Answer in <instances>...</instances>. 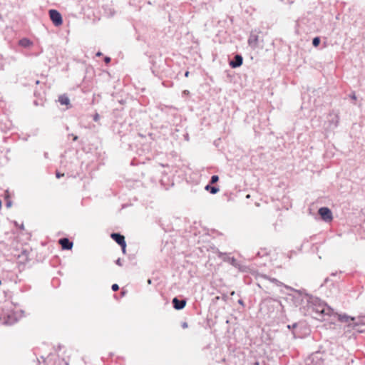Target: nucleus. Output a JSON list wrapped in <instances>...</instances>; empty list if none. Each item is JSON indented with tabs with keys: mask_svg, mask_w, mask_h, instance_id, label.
<instances>
[{
	"mask_svg": "<svg viewBox=\"0 0 365 365\" xmlns=\"http://www.w3.org/2000/svg\"><path fill=\"white\" fill-rule=\"evenodd\" d=\"M307 301L315 314L314 317L319 320H325L326 317H331L334 314L333 309L317 297L308 296Z\"/></svg>",
	"mask_w": 365,
	"mask_h": 365,
	"instance_id": "nucleus-1",
	"label": "nucleus"
},
{
	"mask_svg": "<svg viewBox=\"0 0 365 365\" xmlns=\"http://www.w3.org/2000/svg\"><path fill=\"white\" fill-rule=\"evenodd\" d=\"M353 321V327L356 328L360 325H365V316H359L358 317H350L346 314L339 315V320L343 322H348L349 319Z\"/></svg>",
	"mask_w": 365,
	"mask_h": 365,
	"instance_id": "nucleus-2",
	"label": "nucleus"
},
{
	"mask_svg": "<svg viewBox=\"0 0 365 365\" xmlns=\"http://www.w3.org/2000/svg\"><path fill=\"white\" fill-rule=\"evenodd\" d=\"M48 13L51 21L56 26H61L63 24L61 14L57 10L51 9Z\"/></svg>",
	"mask_w": 365,
	"mask_h": 365,
	"instance_id": "nucleus-3",
	"label": "nucleus"
},
{
	"mask_svg": "<svg viewBox=\"0 0 365 365\" xmlns=\"http://www.w3.org/2000/svg\"><path fill=\"white\" fill-rule=\"evenodd\" d=\"M318 213L324 222H330L333 218L331 210L327 207L319 208Z\"/></svg>",
	"mask_w": 365,
	"mask_h": 365,
	"instance_id": "nucleus-4",
	"label": "nucleus"
},
{
	"mask_svg": "<svg viewBox=\"0 0 365 365\" xmlns=\"http://www.w3.org/2000/svg\"><path fill=\"white\" fill-rule=\"evenodd\" d=\"M243 63V58L240 54H236L232 60L230 61L229 65L232 68L240 67Z\"/></svg>",
	"mask_w": 365,
	"mask_h": 365,
	"instance_id": "nucleus-5",
	"label": "nucleus"
},
{
	"mask_svg": "<svg viewBox=\"0 0 365 365\" xmlns=\"http://www.w3.org/2000/svg\"><path fill=\"white\" fill-rule=\"evenodd\" d=\"M173 307L177 310L182 309L186 305L185 299H179L177 297H174L172 300Z\"/></svg>",
	"mask_w": 365,
	"mask_h": 365,
	"instance_id": "nucleus-6",
	"label": "nucleus"
},
{
	"mask_svg": "<svg viewBox=\"0 0 365 365\" xmlns=\"http://www.w3.org/2000/svg\"><path fill=\"white\" fill-rule=\"evenodd\" d=\"M258 35L254 31H252L248 38V44L253 48H255L258 46Z\"/></svg>",
	"mask_w": 365,
	"mask_h": 365,
	"instance_id": "nucleus-7",
	"label": "nucleus"
},
{
	"mask_svg": "<svg viewBox=\"0 0 365 365\" xmlns=\"http://www.w3.org/2000/svg\"><path fill=\"white\" fill-rule=\"evenodd\" d=\"M58 242L61 245L63 250H69L73 247V242L66 237L61 238L58 240Z\"/></svg>",
	"mask_w": 365,
	"mask_h": 365,
	"instance_id": "nucleus-8",
	"label": "nucleus"
},
{
	"mask_svg": "<svg viewBox=\"0 0 365 365\" xmlns=\"http://www.w3.org/2000/svg\"><path fill=\"white\" fill-rule=\"evenodd\" d=\"M219 256L220 257H222L224 261L229 262L233 267H239V263L237 262V261L236 260L235 258L227 257L225 253H224V254L223 253H220Z\"/></svg>",
	"mask_w": 365,
	"mask_h": 365,
	"instance_id": "nucleus-9",
	"label": "nucleus"
},
{
	"mask_svg": "<svg viewBox=\"0 0 365 365\" xmlns=\"http://www.w3.org/2000/svg\"><path fill=\"white\" fill-rule=\"evenodd\" d=\"M110 237L119 245L125 242V237L120 233L113 232L110 235Z\"/></svg>",
	"mask_w": 365,
	"mask_h": 365,
	"instance_id": "nucleus-10",
	"label": "nucleus"
},
{
	"mask_svg": "<svg viewBox=\"0 0 365 365\" xmlns=\"http://www.w3.org/2000/svg\"><path fill=\"white\" fill-rule=\"evenodd\" d=\"M17 322V319L14 314H8L4 319V324L6 325H13Z\"/></svg>",
	"mask_w": 365,
	"mask_h": 365,
	"instance_id": "nucleus-11",
	"label": "nucleus"
},
{
	"mask_svg": "<svg viewBox=\"0 0 365 365\" xmlns=\"http://www.w3.org/2000/svg\"><path fill=\"white\" fill-rule=\"evenodd\" d=\"M19 45L24 48H29L33 45V42L27 38H23L19 40Z\"/></svg>",
	"mask_w": 365,
	"mask_h": 365,
	"instance_id": "nucleus-12",
	"label": "nucleus"
},
{
	"mask_svg": "<svg viewBox=\"0 0 365 365\" xmlns=\"http://www.w3.org/2000/svg\"><path fill=\"white\" fill-rule=\"evenodd\" d=\"M58 102L61 105L70 106V100L68 97L65 94L59 96Z\"/></svg>",
	"mask_w": 365,
	"mask_h": 365,
	"instance_id": "nucleus-13",
	"label": "nucleus"
},
{
	"mask_svg": "<svg viewBox=\"0 0 365 365\" xmlns=\"http://www.w3.org/2000/svg\"><path fill=\"white\" fill-rule=\"evenodd\" d=\"M205 190L209 191L211 194H216L220 190L218 187L210 185H207L205 186Z\"/></svg>",
	"mask_w": 365,
	"mask_h": 365,
	"instance_id": "nucleus-14",
	"label": "nucleus"
},
{
	"mask_svg": "<svg viewBox=\"0 0 365 365\" xmlns=\"http://www.w3.org/2000/svg\"><path fill=\"white\" fill-rule=\"evenodd\" d=\"M320 42H321V39L319 37H318V36L314 37L312 40V45L314 47H317L319 45Z\"/></svg>",
	"mask_w": 365,
	"mask_h": 365,
	"instance_id": "nucleus-15",
	"label": "nucleus"
},
{
	"mask_svg": "<svg viewBox=\"0 0 365 365\" xmlns=\"http://www.w3.org/2000/svg\"><path fill=\"white\" fill-rule=\"evenodd\" d=\"M262 277H263L264 278H265V279H269L271 282H272L275 283V284H277V285H281V284H282V282H280L279 280H277V279H275V278H269V277H267V276H265V275H263Z\"/></svg>",
	"mask_w": 365,
	"mask_h": 365,
	"instance_id": "nucleus-16",
	"label": "nucleus"
},
{
	"mask_svg": "<svg viewBox=\"0 0 365 365\" xmlns=\"http://www.w3.org/2000/svg\"><path fill=\"white\" fill-rule=\"evenodd\" d=\"M219 180V177L217 175H212L210 178V184H215Z\"/></svg>",
	"mask_w": 365,
	"mask_h": 365,
	"instance_id": "nucleus-17",
	"label": "nucleus"
},
{
	"mask_svg": "<svg viewBox=\"0 0 365 365\" xmlns=\"http://www.w3.org/2000/svg\"><path fill=\"white\" fill-rule=\"evenodd\" d=\"M111 289L113 292H116L119 289V286L117 284H113L111 287Z\"/></svg>",
	"mask_w": 365,
	"mask_h": 365,
	"instance_id": "nucleus-18",
	"label": "nucleus"
},
{
	"mask_svg": "<svg viewBox=\"0 0 365 365\" xmlns=\"http://www.w3.org/2000/svg\"><path fill=\"white\" fill-rule=\"evenodd\" d=\"M121 247V249H122V252L123 253H125V249H126V242L122 244L121 245H120Z\"/></svg>",
	"mask_w": 365,
	"mask_h": 365,
	"instance_id": "nucleus-19",
	"label": "nucleus"
},
{
	"mask_svg": "<svg viewBox=\"0 0 365 365\" xmlns=\"http://www.w3.org/2000/svg\"><path fill=\"white\" fill-rule=\"evenodd\" d=\"M285 287H286L287 289L293 290V291H294V292H297V293H299V294H300L302 293V291H301V290H296V289H292V288H291L290 287H288V286H285Z\"/></svg>",
	"mask_w": 365,
	"mask_h": 365,
	"instance_id": "nucleus-20",
	"label": "nucleus"
},
{
	"mask_svg": "<svg viewBox=\"0 0 365 365\" xmlns=\"http://www.w3.org/2000/svg\"><path fill=\"white\" fill-rule=\"evenodd\" d=\"M100 118V115L98 113H96L93 116V120L97 122Z\"/></svg>",
	"mask_w": 365,
	"mask_h": 365,
	"instance_id": "nucleus-21",
	"label": "nucleus"
},
{
	"mask_svg": "<svg viewBox=\"0 0 365 365\" xmlns=\"http://www.w3.org/2000/svg\"><path fill=\"white\" fill-rule=\"evenodd\" d=\"M297 323H294V324H292V325H288V326H287V328H288V329H294V328H296V327H297Z\"/></svg>",
	"mask_w": 365,
	"mask_h": 365,
	"instance_id": "nucleus-22",
	"label": "nucleus"
},
{
	"mask_svg": "<svg viewBox=\"0 0 365 365\" xmlns=\"http://www.w3.org/2000/svg\"><path fill=\"white\" fill-rule=\"evenodd\" d=\"M56 175L57 178H60L61 177L63 176L64 174L63 173H60L59 172H56Z\"/></svg>",
	"mask_w": 365,
	"mask_h": 365,
	"instance_id": "nucleus-23",
	"label": "nucleus"
},
{
	"mask_svg": "<svg viewBox=\"0 0 365 365\" xmlns=\"http://www.w3.org/2000/svg\"><path fill=\"white\" fill-rule=\"evenodd\" d=\"M104 61L106 63H108L110 61V58L108 57V56H106L104 58Z\"/></svg>",
	"mask_w": 365,
	"mask_h": 365,
	"instance_id": "nucleus-24",
	"label": "nucleus"
},
{
	"mask_svg": "<svg viewBox=\"0 0 365 365\" xmlns=\"http://www.w3.org/2000/svg\"><path fill=\"white\" fill-rule=\"evenodd\" d=\"M115 263H116V264H118V266H122L121 259H120V258H118V259L115 261Z\"/></svg>",
	"mask_w": 365,
	"mask_h": 365,
	"instance_id": "nucleus-25",
	"label": "nucleus"
},
{
	"mask_svg": "<svg viewBox=\"0 0 365 365\" xmlns=\"http://www.w3.org/2000/svg\"><path fill=\"white\" fill-rule=\"evenodd\" d=\"M6 205L7 207H10L11 206V201L6 202Z\"/></svg>",
	"mask_w": 365,
	"mask_h": 365,
	"instance_id": "nucleus-26",
	"label": "nucleus"
},
{
	"mask_svg": "<svg viewBox=\"0 0 365 365\" xmlns=\"http://www.w3.org/2000/svg\"><path fill=\"white\" fill-rule=\"evenodd\" d=\"M334 118H336V123H335V127L337 126V123L339 121V117L337 115H335Z\"/></svg>",
	"mask_w": 365,
	"mask_h": 365,
	"instance_id": "nucleus-27",
	"label": "nucleus"
},
{
	"mask_svg": "<svg viewBox=\"0 0 365 365\" xmlns=\"http://www.w3.org/2000/svg\"><path fill=\"white\" fill-rule=\"evenodd\" d=\"M182 327H183V328H186V327H187V324L186 322L183 323V324H182Z\"/></svg>",
	"mask_w": 365,
	"mask_h": 365,
	"instance_id": "nucleus-28",
	"label": "nucleus"
},
{
	"mask_svg": "<svg viewBox=\"0 0 365 365\" xmlns=\"http://www.w3.org/2000/svg\"><path fill=\"white\" fill-rule=\"evenodd\" d=\"M189 73H189V71H186V72L185 73V77H188Z\"/></svg>",
	"mask_w": 365,
	"mask_h": 365,
	"instance_id": "nucleus-29",
	"label": "nucleus"
},
{
	"mask_svg": "<svg viewBox=\"0 0 365 365\" xmlns=\"http://www.w3.org/2000/svg\"><path fill=\"white\" fill-rule=\"evenodd\" d=\"M351 98L352 99H354V100L356 98V96H355L354 94H353L352 96H351Z\"/></svg>",
	"mask_w": 365,
	"mask_h": 365,
	"instance_id": "nucleus-30",
	"label": "nucleus"
},
{
	"mask_svg": "<svg viewBox=\"0 0 365 365\" xmlns=\"http://www.w3.org/2000/svg\"><path fill=\"white\" fill-rule=\"evenodd\" d=\"M101 55H102V53H101V52H98V53H96V56H101Z\"/></svg>",
	"mask_w": 365,
	"mask_h": 365,
	"instance_id": "nucleus-31",
	"label": "nucleus"
},
{
	"mask_svg": "<svg viewBox=\"0 0 365 365\" xmlns=\"http://www.w3.org/2000/svg\"><path fill=\"white\" fill-rule=\"evenodd\" d=\"M78 139V137L76 135L73 136V140H76Z\"/></svg>",
	"mask_w": 365,
	"mask_h": 365,
	"instance_id": "nucleus-32",
	"label": "nucleus"
},
{
	"mask_svg": "<svg viewBox=\"0 0 365 365\" xmlns=\"http://www.w3.org/2000/svg\"><path fill=\"white\" fill-rule=\"evenodd\" d=\"M254 365H259V363L258 361H255V362L254 363Z\"/></svg>",
	"mask_w": 365,
	"mask_h": 365,
	"instance_id": "nucleus-33",
	"label": "nucleus"
},
{
	"mask_svg": "<svg viewBox=\"0 0 365 365\" xmlns=\"http://www.w3.org/2000/svg\"><path fill=\"white\" fill-rule=\"evenodd\" d=\"M240 304H243V302L242 299H240L239 302H238Z\"/></svg>",
	"mask_w": 365,
	"mask_h": 365,
	"instance_id": "nucleus-34",
	"label": "nucleus"
},
{
	"mask_svg": "<svg viewBox=\"0 0 365 365\" xmlns=\"http://www.w3.org/2000/svg\"><path fill=\"white\" fill-rule=\"evenodd\" d=\"M34 103V104H35L36 106H38V102H37L36 101H35Z\"/></svg>",
	"mask_w": 365,
	"mask_h": 365,
	"instance_id": "nucleus-35",
	"label": "nucleus"
},
{
	"mask_svg": "<svg viewBox=\"0 0 365 365\" xmlns=\"http://www.w3.org/2000/svg\"><path fill=\"white\" fill-rule=\"evenodd\" d=\"M20 228H21V230H24V225H23V224L20 226Z\"/></svg>",
	"mask_w": 365,
	"mask_h": 365,
	"instance_id": "nucleus-36",
	"label": "nucleus"
},
{
	"mask_svg": "<svg viewBox=\"0 0 365 365\" xmlns=\"http://www.w3.org/2000/svg\"><path fill=\"white\" fill-rule=\"evenodd\" d=\"M148 284H151V279H149L148 280Z\"/></svg>",
	"mask_w": 365,
	"mask_h": 365,
	"instance_id": "nucleus-37",
	"label": "nucleus"
},
{
	"mask_svg": "<svg viewBox=\"0 0 365 365\" xmlns=\"http://www.w3.org/2000/svg\"><path fill=\"white\" fill-rule=\"evenodd\" d=\"M16 226H19V224H17L16 222H14Z\"/></svg>",
	"mask_w": 365,
	"mask_h": 365,
	"instance_id": "nucleus-38",
	"label": "nucleus"
},
{
	"mask_svg": "<svg viewBox=\"0 0 365 365\" xmlns=\"http://www.w3.org/2000/svg\"><path fill=\"white\" fill-rule=\"evenodd\" d=\"M1 284V280L0 279V285Z\"/></svg>",
	"mask_w": 365,
	"mask_h": 365,
	"instance_id": "nucleus-39",
	"label": "nucleus"
}]
</instances>
